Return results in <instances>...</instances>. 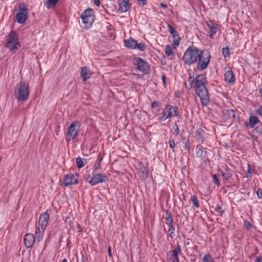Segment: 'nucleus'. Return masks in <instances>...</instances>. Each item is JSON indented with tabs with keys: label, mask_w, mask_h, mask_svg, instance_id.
<instances>
[{
	"label": "nucleus",
	"mask_w": 262,
	"mask_h": 262,
	"mask_svg": "<svg viewBox=\"0 0 262 262\" xmlns=\"http://www.w3.org/2000/svg\"><path fill=\"white\" fill-rule=\"evenodd\" d=\"M188 79L189 89L192 88L194 82V88L196 93L200 98L201 104L203 106H207L210 103V97L208 91L205 85L206 81V77L203 74L199 75L194 79H192L191 74Z\"/></svg>",
	"instance_id": "1"
},
{
	"label": "nucleus",
	"mask_w": 262,
	"mask_h": 262,
	"mask_svg": "<svg viewBox=\"0 0 262 262\" xmlns=\"http://www.w3.org/2000/svg\"><path fill=\"white\" fill-rule=\"evenodd\" d=\"M201 51L195 47H189L184 52L182 58L184 64L191 66L195 63Z\"/></svg>",
	"instance_id": "2"
},
{
	"label": "nucleus",
	"mask_w": 262,
	"mask_h": 262,
	"mask_svg": "<svg viewBox=\"0 0 262 262\" xmlns=\"http://www.w3.org/2000/svg\"><path fill=\"white\" fill-rule=\"evenodd\" d=\"M210 60V54L207 50H202L198 56L196 62V69L200 71L206 70Z\"/></svg>",
	"instance_id": "3"
},
{
	"label": "nucleus",
	"mask_w": 262,
	"mask_h": 262,
	"mask_svg": "<svg viewBox=\"0 0 262 262\" xmlns=\"http://www.w3.org/2000/svg\"><path fill=\"white\" fill-rule=\"evenodd\" d=\"M49 220V215L47 212L41 213L39 216L38 227L36 231V238L38 242L42 238L43 234L47 228Z\"/></svg>",
	"instance_id": "4"
},
{
	"label": "nucleus",
	"mask_w": 262,
	"mask_h": 262,
	"mask_svg": "<svg viewBox=\"0 0 262 262\" xmlns=\"http://www.w3.org/2000/svg\"><path fill=\"white\" fill-rule=\"evenodd\" d=\"M5 47L13 53H15L16 50L20 48L18 35L15 31H11L7 36Z\"/></svg>",
	"instance_id": "5"
},
{
	"label": "nucleus",
	"mask_w": 262,
	"mask_h": 262,
	"mask_svg": "<svg viewBox=\"0 0 262 262\" xmlns=\"http://www.w3.org/2000/svg\"><path fill=\"white\" fill-rule=\"evenodd\" d=\"M17 101L24 102L28 100L29 96V88L25 81H21L16 87L15 91Z\"/></svg>",
	"instance_id": "6"
},
{
	"label": "nucleus",
	"mask_w": 262,
	"mask_h": 262,
	"mask_svg": "<svg viewBox=\"0 0 262 262\" xmlns=\"http://www.w3.org/2000/svg\"><path fill=\"white\" fill-rule=\"evenodd\" d=\"M179 115L178 108L177 106L167 104L165 106L162 113V117L159 119L160 121H165L172 117H176Z\"/></svg>",
	"instance_id": "7"
},
{
	"label": "nucleus",
	"mask_w": 262,
	"mask_h": 262,
	"mask_svg": "<svg viewBox=\"0 0 262 262\" xmlns=\"http://www.w3.org/2000/svg\"><path fill=\"white\" fill-rule=\"evenodd\" d=\"M80 124L78 122L74 121L70 124L67 134L66 140L70 141L74 139L78 133Z\"/></svg>",
	"instance_id": "8"
},
{
	"label": "nucleus",
	"mask_w": 262,
	"mask_h": 262,
	"mask_svg": "<svg viewBox=\"0 0 262 262\" xmlns=\"http://www.w3.org/2000/svg\"><path fill=\"white\" fill-rule=\"evenodd\" d=\"M19 12L16 15V20L19 24H24L28 17V9L24 4L19 5Z\"/></svg>",
	"instance_id": "9"
},
{
	"label": "nucleus",
	"mask_w": 262,
	"mask_h": 262,
	"mask_svg": "<svg viewBox=\"0 0 262 262\" xmlns=\"http://www.w3.org/2000/svg\"><path fill=\"white\" fill-rule=\"evenodd\" d=\"M125 46L130 49H138L140 51H144L146 46L143 42L138 43L137 41L133 38L126 39L124 40Z\"/></svg>",
	"instance_id": "10"
},
{
	"label": "nucleus",
	"mask_w": 262,
	"mask_h": 262,
	"mask_svg": "<svg viewBox=\"0 0 262 262\" xmlns=\"http://www.w3.org/2000/svg\"><path fill=\"white\" fill-rule=\"evenodd\" d=\"M134 63L137 66V69L140 71L147 74L149 72V67L145 61L140 57L135 58L133 60Z\"/></svg>",
	"instance_id": "11"
},
{
	"label": "nucleus",
	"mask_w": 262,
	"mask_h": 262,
	"mask_svg": "<svg viewBox=\"0 0 262 262\" xmlns=\"http://www.w3.org/2000/svg\"><path fill=\"white\" fill-rule=\"evenodd\" d=\"M182 254V251L179 245L177 247L167 253V260L168 262H179L178 256Z\"/></svg>",
	"instance_id": "12"
},
{
	"label": "nucleus",
	"mask_w": 262,
	"mask_h": 262,
	"mask_svg": "<svg viewBox=\"0 0 262 262\" xmlns=\"http://www.w3.org/2000/svg\"><path fill=\"white\" fill-rule=\"evenodd\" d=\"M93 177L89 181V183L91 185H95L98 183L105 182L107 179V177L105 174L96 172L92 173Z\"/></svg>",
	"instance_id": "13"
},
{
	"label": "nucleus",
	"mask_w": 262,
	"mask_h": 262,
	"mask_svg": "<svg viewBox=\"0 0 262 262\" xmlns=\"http://www.w3.org/2000/svg\"><path fill=\"white\" fill-rule=\"evenodd\" d=\"M78 182L77 176L73 174H67L64 176L62 185L64 187L77 184Z\"/></svg>",
	"instance_id": "14"
},
{
	"label": "nucleus",
	"mask_w": 262,
	"mask_h": 262,
	"mask_svg": "<svg viewBox=\"0 0 262 262\" xmlns=\"http://www.w3.org/2000/svg\"><path fill=\"white\" fill-rule=\"evenodd\" d=\"M35 236L33 234L27 233L24 236V243L27 248H31L35 242Z\"/></svg>",
	"instance_id": "15"
},
{
	"label": "nucleus",
	"mask_w": 262,
	"mask_h": 262,
	"mask_svg": "<svg viewBox=\"0 0 262 262\" xmlns=\"http://www.w3.org/2000/svg\"><path fill=\"white\" fill-rule=\"evenodd\" d=\"M118 5V10L122 13L127 12L129 8L128 0H119Z\"/></svg>",
	"instance_id": "16"
},
{
	"label": "nucleus",
	"mask_w": 262,
	"mask_h": 262,
	"mask_svg": "<svg viewBox=\"0 0 262 262\" xmlns=\"http://www.w3.org/2000/svg\"><path fill=\"white\" fill-rule=\"evenodd\" d=\"M206 25L208 26L209 30V36L210 38H212V36L216 34L218 30L217 25L214 24L212 20H209L206 23Z\"/></svg>",
	"instance_id": "17"
},
{
	"label": "nucleus",
	"mask_w": 262,
	"mask_h": 262,
	"mask_svg": "<svg viewBox=\"0 0 262 262\" xmlns=\"http://www.w3.org/2000/svg\"><path fill=\"white\" fill-rule=\"evenodd\" d=\"M225 80L230 84H233L235 82L234 75L232 70L226 71L224 74Z\"/></svg>",
	"instance_id": "18"
},
{
	"label": "nucleus",
	"mask_w": 262,
	"mask_h": 262,
	"mask_svg": "<svg viewBox=\"0 0 262 262\" xmlns=\"http://www.w3.org/2000/svg\"><path fill=\"white\" fill-rule=\"evenodd\" d=\"M92 73L90 70L86 67H84L81 69L80 75L83 78V81H86L88 79L90 78Z\"/></svg>",
	"instance_id": "19"
},
{
	"label": "nucleus",
	"mask_w": 262,
	"mask_h": 262,
	"mask_svg": "<svg viewBox=\"0 0 262 262\" xmlns=\"http://www.w3.org/2000/svg\"><path fill=\"white\" fill-rule=\"evenodd\" d=\"M82 21L86 26V28L92 26L94 20V17H88L85 16H81Z\"/></svg>",
	"instance_id": "20"
},
{
	"label": "nucleus",
	"mask_w": 262,
	"mask_h": 262,
	"mask_svg": "<svg viewBox=\"0 0 262 262\" xmlns=\"http://www.w3.org/2000/svg\"><path fill=\"white\" fill-rule=\"evenodd\" d=\"M171 35L172 37L173 47L175 49H176V48L179 46L180 38L179 37V35L177 31L176 32H175L174 34H171Z\"/></svg>",
	"instance_id": "21"
},
{
	"label": "nucleus",
	"mask_w": 262,
	"mask_h": 262,
	"mask_svg": "<svg viewBox=\"0 0 262 262\" xmlns=\"http://www.w3.org/2000/svg\"><path fill=\"white\" fill-rule=\"evenodd\" d=\"M205 132L202 129H199L196 131V135L198 136V140L201 141L202 144H204L205 142L204 137Z\"/></svg>",
	"instance_id": "22"
},
{
	"label": "nucleus",
	"mask_w": 262,
	"mask_h": 262,
	"mask_svg": "<svg viewBox=\"0 0 262 262\" xmlns=\"http://www.w3.org/2000/svg\"><path fill=\"white\" fill-rule=\"evenodd\" d=\"M221 174L224 181L228 180L232 176V173L228 167L225 169V171H221Z\"/></svg>",
	"instance_id": "23"
},
{
	"label": "nucleus",
	"mask_w": 262,
	"mask_h": 262,
	"mask_svg": "<svg viewBox=\"0 0 262 262\" xmlns=\"http://www.w3.org/2000/svg\"><path fill=\"white\" fill-rule=\"evenodd\" d=\"M206 151L204 152L203 147L201 145H198L196 147V155L198 157L203 158L206 154Z\"/></svg>",
	"instance_id": "24"
},
{
	"label": "nucleus",
	"mask_w": 262,
	"mask_h": 262,
	"mask_svg": "<svg viewBox=\"0 0 262 262\" xmlns=\"http://www.w3.org/2000/svg\"><path fill=\"white\" fill-rule=\"evenodd\" d=\"M249 120V125L251 127H254L256 124L259 122L258 118L255 116H250Z\"/></svg>",
	"instance_id": "25"
},
{
	"label": "nucleus",
	"mask_w": 262,
	"mask_h": 262,
	"mask_svg": "<svg viewBox=\"0 0 262 262\" xmlns=\"http://www.w3.org/2000/svg\"><path fill=\"white\" fill-rule=\"evenodd\" d=\"M82 16H85L88 17H94L93 11L91 8H88L85 10L81 14Z\"/></svg>",
	"instance_id": "26"
},
{
	"label": "nucleus",
	"mask_w": 262,
	"mask_h": 262,
	"mask_svg": "<svg viewBox=\"0 0 262 262\" xmlns=\"http://www.w3.org/2000/svg\"><path fill=\"white\" fill-rule=\"evenodd\" d=\"M165 53L167 56L173 55V52L172 51V48L170 45H166L165 49Z\"/></svg>",
	"instance_id": "27"
},
{
	"label": "nucleus",
	"mask_w": 262,
	"mask_h": 262,
	"mask_svg": "<svg viewBox=\"0 0 262 262\" xmlns=\"http://www.w3.org/2000/svg\"><path fill=\"white\" fill-rule=\"evenodd\" d=\"M138 171L140 172H141V173H144V174H148V173L149 172V170L147 168L146 166H145L143 164H140V167L138 169Z\"/></svg>",
	"instance_id": "28"
},
{
	"label": "nucleus",
	"mask_w": 262,
	"mask_h": 262,
	"mask_svg": "<svg viewBox=\"0 0 262 262\" xmlns=\"http://www.w3.org/2000/svg\"><path fill=\"white\" fill-rule=\"evenodd\" d=\"M76 162L77 167L78 168H81L84 166L83 162V160L80 157H78L76 158Z\"/></svg>",
	"instance_id": "29"
},
{
	"label": "nucleus",
	"mask_w": 262,
	"mask_h": 262,
	"mask_svg": "<svg viewBox=\"0 0 262 262\" xmlns=\"http://www.w3.org/2000/svg\"><path fill=\"white\" fill-rule=\"evenodd\" d=\"M192 203L193 204V205L196 207H199V202L198 201V199H197V197L196 195H193L192 196H191V199H190Z\"/></svg>",
	"instance_id": "30"
},
{
	"label": "nucleus",
	"mask_w": 262,
	"mask_h": 262,
	"mask_svg": "<svg viewBox=\"0 0 262 262\" xmlns=\"http://www.w3.org/2000/svg\"><path fill=\"white\" fill-rule=\"evenodd\" d=\"M203 262H214L213 259L209 254H206L203 258Z\"/></svg>",
	"instance_id": "31"
},
{
	"label": "nucleus",
	"mask_w": 262,
	"mask_h": 262,
	"mask_svg": "<svg viewBox=\"0 0 262 262\" xmlns=\"http://www.w3.org/2000/svg\"><path fill=\"white\" fill-rule=\"evenodd\" d=\"M59 0H48L47 2V7L50 8L54 7Z\"/></svg>",
	"instance_id": "32"
},
{
	"label": "nucleus",
	"mask_w": 262,
	"mask_h": 262,
	"mask_svg": "<svg viewBox=\"0 0 262 262\" xmlns=\"http://www.w3.org/2000/svg\"><path fill=\"white\" fill-rule=\"evenodd\" d=\"M222 54L225 57H228L230 55V51L229 48H223L222 49Z\"/></svg>",
	"instance_id": "33"
},
{
	"label": "nucleus",
	"mask_w": 262,
	"mask_h": 262,
	"mask_svg": "<svg viewBox=\"0 0 262 262\" xmlns=\"http://www.w3.org/2000/svg\"><path fill=\"white\" fill-rule=\"evenodd\" d=\"M166 214L168 215L167 217L165 218V220L167 221V223L173 222V219L171 216V213L168 210H167L166 211Z\"/></svg>",
	"instance_id": "34"
},
{
	"label": "nucleus",
	"mask_w": 262,
	"mask_h": 262,
	"mask_svg": "<svg viewBox=\"0 0 262 262\" xmlns=\"http://www.w3.org/2000/svg\"><path fill=\"white\" fill-rule=\"evenodd\" d=\"M174 230L175 228L174 226L170 227L168 230V231L170 232L168 236L172 238H173L176 236V234L174 232Z\"/></svg>",
	"instance_id": "35"
},
{
	"label": "nucleus",
	"mask_w": 262,
	"mask_h": 262,
	"mask_svg": "<svg viewBox=\"0 0 262 262\" xmlns=\"http://www.w3.org/2000/svg\"><path fill=\"white\" fill-rule=\"evenodd\" d=\"M101 160H97L98 162L95 164L93 172H96V171L100 168V162Z\"/></svg>",
	"instance_id": "36"
},
{
	"label": "nucleus",
	"mask_w": 262,
	"mask_h": 262,
	"mask_svg": "<svg viewBox=\"0 0 262 262\" xmlns=\"http://www.w3.org/2000/svg\"><path fill=\"white\" fill-rule=\"evenodd\" d=\"M173 129L175 131L176 134L177 135H178L180 133V130L179 129L178 125L175 123L174 125L173 126Z\"/></svg>",
	"instance_id": "37"
},
{
	"label": "nucleus",
	"mask_w": 262,
	"mask_h": 262,
	"mask_svg": "<svg viewBox=\"0 0 262 262\" xmlns=\"http://www.w3.org/2000/svg\"><path fill=\"white\" fill-rule=\"evenodd\" d=\"M213 181L214 183L217 186H219L220 185V183L219 179H218L217 176L216 174H214L213 176Z\"/></svg>",
	"instance_id": "38"
},
{
	"label": "nucleus",
	"mask_w": 262,
	"mask_h": 262,
	"mask_svg": "<svg viewBox=\"0 0 262 262\" xmlns=\"http://www.w3.org/2000/svg\"><path fill=\"white\" fill-rule=\"evenodd\" d=\"M168 29L170 34H174L177 32L176 30L169 24H168Z\"/></svg>",
	"instance_id": "39"
},
{
	"label": "nucleus",
	"mask_w": 262,
	"mask_h": 262,
	"mask_svg": "<svg viewBox=\"0 0 262 262\" xmlns=\"http://www.w3.org/2000/svg\"><path fill=\"white\" fill-rule=\"evenodd\" d=\"M168 143H169V146L171 148H173L175 146V142H174V141L173 139H170L169 140V141H168Z\"/></svg>",
	"instance_id": "40"
},
{
	"label": "nucleus",
	"mask_w": 262,
	"mask_h": 262,
	"mask_svg": "<svg viewBox=\"0 0 262 262\" xmlns=\"http://www.w3.org/2000/svg\"><path fill=\"white\" fill-rule=\"evenodd\" d=\"M160 105V102L158 101H154L152 102L151 107L152 108H154L156 107L159 106Z\"/></svg>",
	"instance_id": "41"
},
{
	"label": "nucleus",
	"mask_w": 262,
	"mask_h": 262,
	"mask_svg": "<svg viewBox=\"0 0 262 262\" xmlns=\"http://www.w3.org/2000/svg\"><path fill=\"white\" fill-rule=\"evenodd\" d=\"M256 194L259 198L262 199V189L258 188L256 191Z\"/></svg>",
	"instance_id": "42"
},
{
	"label": "nucleus",
	"mask_w": 262,
	"mask_h": 262,
	"mask_svg": "<svg viewBox=\"0 0 262 262\" xmlns=\"http://www.w3.org/2000/svg\"><path fill=\"white\" fill-rule=\"evenodd\" d=\"M244 226L245 228H246L247 229L250 230L252 227V225L249 222H245L244 224Z\"/></svg>",
	"instance_id": "43"
},
{
	"label": "nucleus",
	"mask_w": 262,
	"mask_h": 262,
	"mask_svg": "<svg viewBox=\"0 0 262 262\" xmlns=\"http://www.w3.org/2000/svg\"><path fill=\"white\" fill-rule=\"evenodd\" d=\"M257 114L262 116V105L260 106L256 111Z\"/></svg>",
	"instance_id": "44"
},
{
	"label": "nucleus",
	"mask_w": 262,
	"mask_h": 262,
	"mask_svg": "<svg viewBox=\"0 0 262 262\" xmlns=\"http://www.w3.org/2000/svg\"><path fill=\"white\" fill-rule=\"evenodd\" d=\"M251 176H252V173H251V170L250 168V165H249V169L246 173V177L247 178H250V177H251Z\"/></svg>",
	"instance_id": "45"
},
{
	"label": "nucleus",
	"mask_w": 262,
	"mask_h": 262,
	"mask_svg": "<svg viewBox=\"0 0 262 262\" xmlns=\"http://www.w3.org/2000/svg\"><path fill=\"white\" fill-rule=\"evenodd\" d=\"M215 210L220 212L221 214H222V213L224 212V211L222 209L221 206H220L219 205H217Z\"/></svg>",
	"instance_id": "46"
},
{
	"label": "nucleus",
	"mask_w": 262,
	"mask_h": 262,
	"mask_svg": "<svg viewBox=\"0 0 262 262\" xmlns=\"http://www.w3.org/2000/svg\"><path fill=\"white\" fill-rule=\"evenodd\" d=\"M94 4L96 5L97 6H99L100 5V0H92Z\"/></svg>",
	"instance_id": "47"
},
{
	"label": "nucleus",
	"mask_w": 262,
	"mask_h": 262,
	"mask_svg": "<svg viewBox=\"0 0 262 262\" xmlns=\"http://www.w3.org/2000/svg\"><path fill=\"white\" fill-rule=\"evenodd\" d=\"M139 3H141L142 6H144L146 4V0H137Z\"/></svg>",
	"instance_id": "48"
},
{
	"label": "nucleus",
	"mask_w": 262,
	"mask_h": 262,
	"mask_svg": "<svg viewBox=\"0 0 262 262\" xmlns=\"http://www.w3.org/2000/svg\"><path fill=\"white\" fill-rule=\"evenodd\" d=\"M160 7H161V8H162L163 9H166V8H167V6L166 4H164V3H160Z\"/></svg>",
	"instance_id": "49"
},
{
	"label": "nucleus",
	"mask_w": 262,
	"mask_h": 262,
	"mask_svg": "<svg viewBox=\"0 0 262 262\" xmlns=\"http://www.w3.org/2000/svg\"><path fill=\"white\" fill-rule=\"evenodd\" d=\"M166 76L165 75H162V80L163 82L164 85L166 84Z\"/></svg>",
	"instance_id": "50"
},
{
	"label": "nucleus",
	"mask_w": 262,
	"mask_h": 262,
	"mask_svg": "<svg viewBox=\"0 0 262 262\" xmlns=\"http://www.w3.org/2000/svg\"><path fill=\"white\" fill-rule=\"evenodd\" d=\"M108 255L110 257H112V252H111V248L110 246H109L108 247Z\"/></svg>",
	"instance_id": "51"
},
{
	"label": "nucleus",
	"mask_w": 262,
	"mask_h": 262,
	"mask_svg": "<svg viewBox=\"0 0 262 262\" xmlns=\"http://www.w3.org/2000/svg\"><path fill=\"white\" fill-rule=\"evenodd\" d=\"M255 262H262V257H258L256 258Z\"/></svg>",
	"instance_id": "52"
},
{
	"label": "nucleus",
	"mask_w": 262,
	"mask_h": 262,
	"mask_svg": "<svg viewBox=\"0 0 262 262\" xmlns=\"http://www.w3.org/2000/svg\"><path fill=\"white\" fill-rule=\"evenodd\" d=\"M166 224L170 227H172L173 226V222H169V223H166Z\"/></svg>",
	"instance_id": "53"
},
{
	"label": "nucleus",
	"mask_w": 262,
	"mask_h": 262,
	"mask_svg": "<svg viewBox=\"0 0 262 262\" xmlns=\"http://www.w3.org/2000/svg\"><path fill=\"white\" fill-rule=\"evenodd\" d=\"M188 145H189V143H188L187 144L186 143V144H185V148L187 149L188 151L189 150V148H190V147L188 146Z\"/></svg>",
	"instance_id": "54"
},
{
	"label": "nucleus",
	"mask_w": 262,
	"mask_h": 262,
	"mask_svg": "<svg viewBox=\"0 0 262 262\" xmlns=\"http://www.w3.org/2000/svg\"><path fill=\"white\" fill-rule=\"evenodd\" d=\"M259 93L260 94L261 97H262V87L261 89L260 90Z\"/></svg>",
	"instance_id": "55"
},
{
	"label": "nucleus",
	"mask_w": 262,
	"mask_h": 262,
	"mask_svg": "<svg viewBox=\"0 0 262 262\" xmlns=\"http://www.w3.org/2000/svg\"><path fill=\"white\" fill-rule=\"evenodd\" d=\"M62 262H68V260L64 258V259H62Z\"/></svg>",
	"instance_id": "56"
},
{
	"label": "nucleus",
	"mask_w": 262,
	"mask_h": 262,
	"mask_svg": "<svg viewBox=\"0 0 262 262\" xmlns=\"http://www.w3.org/2000/svg\"><path fill=\"white\" fill-rule=\"evenodd\" d=\"M82 262H86L85 260H83Z\"/></svg>",
	"instance_id": "57"
}]
</instances>
